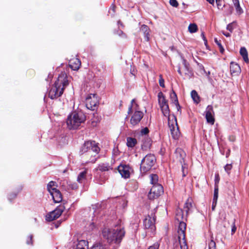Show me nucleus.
<instances>
[{"label": "nucleus", "mask_w": 249, "mask_h": 249, "mask_svg": "<svg viewBox=\"0 0 249 249\" xmlns=\"http://www.w3.org/2000/svg\"><path fill=\"white\" fill-rule=\"evenodd\" d=\"M100 150L98 143L94 141H88L85 142L80 152L86 163H94L99 157Z\"/></svg>", "instance_id": "nucleus-1"}, {"label": "nucleus", "mask_w": 249, "mask_h": 249, "mask_svg": "<svg viewBox=\"0 0 249 249\" xmlns=\"http://www.w3.org/2000/svg\"><path fill=\"white\" fill-rule=\"evenodd\" d=\"M188 214H184L183 211L181 209H177L176 213V219L179 222L178 230V238L180 245L181 249H188V246L185 238V231Z\"/></svg>", "instance_id": "nucleus-2"}, {"label": "nucleus", "mask_w": 249, "mask_h": 249, "mask_svg": "<svg viewBox=\"0 0 249 249\" xmlns=\"http://www.w3.org/2000/svg\"><path fill=\"white\" fill-rule=\"evenodd\" d=\"M69 84V80L67 74L65 72H61L53 85L49 90V97L51 99H55L61 96Z\"/></svg>", "instance_id": "nucleus-3"}, {"label": "nucleus", "mask_w": 249, "mask_h": 249, "mask_svg": "<svg viewBox=\"0 0 249 249\" xmlns=\"http://www.w3.org/2000/svg\"><path fill=\"white\" fill-rule=\"evenodd\" d=\"M103 237L109 244H120L125 235L124 228L116 229L104 228L102 232Z\"/></svg>", "instance_id": "nucleus-4"}, {"label": "nucleus", "mask_w": 249, "mask_h": 249, "mask_svg": "<svg viewBox=\"0 0 249 249\" xmlns=\"http://www.w3.org/2000/svg\"><path fill=\"white\" fill-rule=\"evenodd\" d=\"M86 120V116L82 112L74 113L69 116L67 121V124L69 129H77L79 126Z\"/></svg>", "instance_id": "nucleus-5"}, {"label": "nucleus", "mask_w": 249, "mask_h": 249, "mask_svg": "<svg viewBox=\"0 0 249 249\" xmlns=\"http://www.w3.org/2000/svg\"><path fill=\"white\" fill-rule=\"evenodd\" d=\"M156 161V158L153 154H149L146 155L142 160L140 169L141 172L146 173L149 171Z\"/></svg>", "instance_id": "nucleus-6"}, {"label": "nucleus", "mask_w": 249, "mask_h": 249, "mask_svg": "<svg viewBox=\"0 0 249 249\" xmlns=\"http://www.w3.org/2000/svg\"><path fill=\"white\" fill-rule=\"evenodd\" d=\"M168 125L173 138L175 140L178 139L180 133L179 131L177 118L171 120V121H168Z\"/></svg>", "instance_id": "nucleus-7"}, {"label": "nucleus", "mask_w": 249, "mask_h": 249, "mask_svg": "<svg viewBox=\"0 0 249 249\" xmlns=\"http://www.w3.org/2000/svg\"><path fill=\"white\" fill-rule=\"evenodd\" d=\"M65 207L64 205H60L55 210L48 213L46 216V219L48 221H53L58 218L64 211Z\"/></svg>", "instance_id": "nucleus-8"}, {"label": "nucleus", "mask_w": 249, "mask_h": 249, "mask_svg": "<svg viewBox=\"0 0 249 249\" xmlns=\"http://www.w3.org/2000/svg\"><path fill=\"white\" fill-rule=\"evenodd\" d=\"M163 192L162 186L160 184L153 185L148 195L150 199H154L160 196Z\"/></svg>", "instance_id": "nucleus-9"}, {"label": "nucleus", "mask_w": 249, "mask_h": 249, "mask_svg": "<svg viewBox=\"0 0 249 249\" xmlns=\"http://www.w3.org/2000/svg\"><path fill=\"white\" fill-rule=\"evenodd\" d=\"M155 216L153 213H151V215H148L143 220V226L146 229L149 230L151 232L155 230L156 227Z\"/></svg>", "instance_id": "nucleus-10"}, {"label": "nucleus", "mask_w": 249, "mask_h": 249, "mask_svg": "<svg viewBox=\"0 0 249 249\" xmlns=\"http://www.w3.org/2000/svg\"><path fill=\"white\" fill-rule=\"evenodd\" d=\"M97 98L95 94H90L86 99L87 107L90 110H94L98 104Z\"/></svg>", "instance_id": "nucleus-11"}, {"label": "nucleus", "mask_w": 249, "mask_h": 249, "mask_svg": "<svg viewBox=\"0 0 249 249\" xmlns=\"http://www.w3.org/2000/svg\"><path fill=\"white\" fill-rule=\"evenodd\" d=\"M132 114L130 123L132 127L138 125L140 123L141 120L144 116V114L142 111H136L131 113Z\"/></svg>", "instance_id": "nucleus-12"}, {"label": "nucleus", "mask_w": 249, "mask_h": 249, "mask_svg": "<svg viewBox=\"0 0 249 249\" xmlns=\"http://www.w3.org/2000/svg\"><path fill=\"white\" fill-rule=\"evenodd\" d=\"M183 62L184 65L183 71H181L180 68L178 67V72L180 75L184 74L187 78H190L193 75L192 71L190 68L189 65L187 63L185 59H183Z\"/></svg>", "instance_id": "nucleus-13"}, {"label": "nucleus", "mask_w": 249, "mask_h": 249, "mask_svg": "<svg viewBox=\"0 0 249 249\" xmlns=\"http://www.w3.org/2000/svg\"><path fill=\"white\" fill-rule=\"evenodd\" d=\"M118 170L122 177L124 178H128L130 177L131 167L128 165H120Z\"/></svg>", "instance_id": "nucleus-14"}, {"label": "nucleus", "mask_w": 249, "mask_h": 249, "mask_svg": "<svg viewBox=\"0 0 249 249\" xmlns=\"http://www.w3.org/2000/svg\"><path fill=\"white\" fill-rule=\"evenodd\" d=\"M206 119L208 123L213 124L214 123V118L213 117V111L212 106H208L206 108Z\"/></svg>", "instance_id": "nucleus-15"}, {"label": "nucleus", "mask_w": 249, "mask_h": 249, "mask_svg": "<svg viewBox=\"0 0 249 249\" xmlns=\"http://www.w3.org/2000/svg\"><path fill=\"white\" fill-rule=\"evenodd\" d=\"M163 115L168 118V121H171V120L175 119L176 117L174 115L170 114V109L169 108L168 104L165 106H163L160 107Z\"/></svg>", "instance_id": "nucleus-16"}, {"label": "nucleus", "mask_w": 249, "mask_h": 249, "mask_svg": "<svg viewBox=\"0 0 249 249\" xmlns=\"http://www.w3.org/2000/svg\"><path fill=\"white\" fill-rule=\"evenodd\" d=\"M69 65L72 70H78L81 66V61L78 58H73L70 60Z\"/></svg>", "instance_id": "nucleus-17"}, {"label": "nucleus", "mask_w": 249, "mask_h": 249, "mask_svg": "<svg viewBox=\"0 0 249 249\" xmlns=\"http://www.w3.org/2000/svg\"><path fill=\"white\" fill-rule=\"evenodd\" d=\"M175 154L177 160L180 162L181 164H182L184 162V158L185 156V153L184 151L181 148H177L175 151Z\"/></svg>", "instance_id": "nucleus-18"}, {"label": "nucleus", "mask_w": 249, "mask_h": 249, "mask_svg": "<svg viewBox=\"0 0 249 249\" xmlns=\"http://www.w3.org/2000/svg\"><path fill=\"white\" fill-rule=\"evenodd\" d=\"M151 144V139L149 137H145L142 140V143L141 145L142 149L143 151H147L150 149Z\"/></svg>", "instance_id": "nucleus-19"}, {"label": "nucleus", "mask_w": 249, "mask_h": 249, "mask_svg": "<svg viewBox=\"0 0 249 249\" xmlns=\"http://www.w3.org/2000/svg\"><path fill=\"white\" fill-rule=\"evenodd\" d=\"M52 196L53 199L55 203H59L62 200V196L59 190H55L50 194Z\"/></svg>", "instance_id": "nucleus-20"}, {"label": "nucleus", "mask_w": 249, "mask_h": 249, "mask_svg": "<svg viewBox=\"0 0 249 249\" xmlns=\"http://www.w3.org/2000/svg\"><path fill=\"white\" fill-rule=\"evenodd\" d=\"M140 109V108L139 105L136 102L135 99H133L131 101L127 113L128 114H130L131 113L134 112L136 111H141Z\"/></svg>", "instance_id": "nucleus-21"}, {"label": "nucleus", "mask_w": 249, "mask_h": 249, "mask_svg": "<svg viewBox=\"0 0 249 249\" xmlns=\"http://www.w3.org/2000/svg\"><path fill=\"white\" fill-rule=\"evenodd\" d=\"M140 31L143 33L145 41H148L150 39V30L148 26L145 24L142 25L140 28Z\"/></svg>", "instance_id": "nucleus-22"}, {"label": "nucleus", "mask_w": 249, "mask_h": 249, "mask_svg": "<svg viewBox=\"0 0 249 249\" xmlns=\"http://www.w3.org/2000/svg\"><path fill=\"white\" fill-rule=\"evenodd\" d=\"M230 70L232 74L238 75L241 72V68L238 64L231 62L230 65Z\"/></svg>", "instance_id": "nucleus-23"}, {"label": "nucleus", "mask_w": 249, "mask_h": 249, "mask_svg": "<svg viewBox=\"0 0 249 249\" xmlns=\"http://www.w3.org/2000/svg\"><path fill=\"white\" fill-rule=\"evenodd\" d=\"M159 105L160 107L168 105L167 100L162 92H160L158 95Z\"/></svg>", "instance_id": "nucleus-24"}, {"label": "nucleus", "mask_w": 249, "mask_h": 249, "mask_svg": "<svg viewBox=\"0 0 249 249\" xmlns=\"http://www.w3.org/2000/svg\"><path fill=\"white\" fill-rule=\"evenodd\" d=\"M87 169L80 172L77 177V181L80 183H84L87 179Z\"/></svg>", "instance_id": "nucleus-25"}, {"label": "nucleus", "mask_w": 249, "mask_h": 249, "mask_svg": "<svg viewBox=\"0 0 249 249\" xmlns=\"http://www.w3.org/2000/svg\"><path fill=\"white\" fill-rule=\"evenodd\" d=\"M240 54L242 56L244 61L248 63L249 62V59L248 58V53L247 49L245 47H241L240 50Z\"/></svg>", "instance_id": "nucleus-26"}, {"label": "nucleus", "mask_w": 249, "mask_h": 249, "mask_svg": "<svg viewBox=\"0 0 249 249\" xmlns=\"http://www.w3.org/2000/svg\"><path fill=\"white\" fill-rule=\"evenodd\" d=\"M98 168L100 171L102 172L107 171L110 169H112L109 165V163H102L99 164L98 165Z\"/></svg>", "instance_id": "nucleus-27"}, {"label": "nucleus", "mask_w": 249, "mask_h": 249, "mask_svg": "<svg viewBox=\"0 0 249 249\" xmlns=\"http://www.w3.org/2000/svg\"><path fill=\"white\" fill-rule=\"evenodd\" d=\"M192 207V200L191 198H188L186 201L184 206V211H185L186 214H188L189 211Z\"/></svg>", "instance_id": "nucleus-28"}, {"label": "nucleus", "mask_w": 249, "mask_h": 249, "mask_svg": "<svg viewBox=\"0 0 249 249\" xmlns=\"http://www.w3.org/2000/svg\"><path fill=\"white\" fill-rule=\"evenodd\" d=\"M57 184L55 181H51L49 182L47 185V190L50 194L52 193L53 191H54L56 189Z\"/></svg>", "instance_id": "nucleus-29"}, {"label": "nucleus", "mask_w": 249, "mask_h": 249, "mask_svg": "<svg viewBox=\"0 0 249 249\" xmlns=\"http://www.w3.org/2000/svg\"><path fill=\"white\" fill-rule=\"evenodd\" d=\"M87 246V242L85 240H81L79 241L73 249H85Z\"/></svg>", "instance_id": "nucleus-30"}, {"label": "nucleus", "mask_w": 249, "mask_h": 249, "mask_svg": "<svg viewBox=\"0 0 249 249\" xmlns=\"http://www.w3.org/2000/svg\"><path fill=\"white\" fill-rule=\"evenodd\" d=\"M233 5L236 9V13L240 15L243 13L242 8L240 7L239 0H232Z\"/></svg>", "instance_id": "nucleus-31"}, {"label": "nucleus", "mask_w": 249, "mask_h": 249, "mask_svg": "<svg viewBox=\"0 0 249 249\" xmlns=\"http://www.w3.org/2000/svg\"><path fill=\"white\" fill-rule=\"evenodd\" d=\"M137 142V140L135 138L128 137L127 138V146L129 147H133Z\"/></svg>", "instance_id": "nucleus-32"}, {"label": "nucleus", "mask_w": 249, "mask_h": 249, "mask_svg": "<svg viewBox=\"0 0 249 249\" xmlns=\"http://www.w3.org/2000/svg\"><path fill=\"white\" fill-rule=\"evenodd\" d=\"M191 96L193 100L196 103L198 104L200 102V97L195 90H193L192 91Z\"/></svg>", "instance_id": "nucleus-33"}, {"label": "nucleus", "mask_w": 249, "mask_h": 249, "mask_svg": "<svg viewBox=\"0 0 249 249\" xmlns=\"http://www.w3.org/2000/svg\"><path fill=\"white\" fill-rule=\"evenodd\" d=\"M150 182L153 185L156 184H159L158 182L159 178L157 175L156 174H152L150 176Z\"/></svg>", "instance_id": "nucleus-34"}, {"label": "nucleus", "mask_w": 249, "mask_h": 249, "mask_svg": "<svg viewBox=\"0 0 249 249\" xmlns=\"http://www.w3.org/2000/svg\"><path fill=\"white\" fill-rule=\"evenodd\" d=\"M198 30L197 26L195 23H191L189 25L188 30L191 33H194L197 32Z\"/></svg>", "instance_id": "nucleus-35"}, {"label": "nucleus", "mask_w": 249, "mask_h": 249, "mask_svg": "<svg viewBox=\"0 0 249 249\" xmlns=\"http://www.w3.org/2000/svg\"><path fill=\"white\" fill-rule=\"evenodd\" d=\"M170 98L172 103H178V99L177 97V95L175 92L172 90V92L170 93Z\"/></svg>", "instance_id": "nucleus-36"}, {"label": "nucleus", "mask_w": 249, "mask_h": 249, "mask_svg": "<svg viewBox=\"0 0 249 249\" xmlns=\"http://www.w3.org/2000/svg\"><path fill=\"white\" fill-rule=\"evenodd\" d=\"M237 24L236 22L235 21H233L230 24H229L227 26V29L230 31L231 32H232L234 28H235Z\"/></svg>", "instance_id": "nucleus-37"}, {"label": "nucleus", "mask_w": 249, "mask_h": 249, "mask_svg": "<svg viewBox=\"0 0 249 249\" xmlns=\"http://www.w3.org/2000/svg\"><path fill=\"white\" fill-rule=\"evenodd\" d=\"M214 42L217 44V45L218 46L220 53H223V52L224 51V49L223 47V46H222V44L221 43V41L220 40H218L217 38H214Z\"/></svg>", "instance_id": "nucleus-38"}, {"label": "nucleus", "mask_w": 249, "mask_h": 249, "mask_svg": "<svg viewBox=\"0 0 249 249\" xmlns=\"http://www.w3.org/2000/svg\"><path fill=\"white\" fill-rule=\"evenodd\" d=\"M218 196V187L214 186V194L213 196V202L217 201Z\"/></svg>", "instance_id": "nucleus-39"}, {"label": "nucleus", "mask_w": 249, "mask_h": 249, "mask_svg": "<svg viewBox=\"0 0 249 249\" xmlns=\"http://www.w3.org/2000/svg\"><path fill=\"white\" fill-rule=\"evenodd\" d=\"M92 249H107L105 246L102 243H97L95 244Z\"/></svg>", "instance_id": "nucleus-40"}, {"label": "nucleus", "mask_w": 249, "mask_h": 249, "mask_svg": "<svg viewBox=\"0 0 249 249\" xmlns=\"http://www.w3.org/2000/svg\"><path fill=\"white\" fill-rule=\"evenodd\" d=\"M182 166V177H185L188 174V168L185 164H181Z\"/></svg>", "instance_id": "nucleus-41"}, {"label": "nucleus", "mask_w": 249, "mask_h": 249, "mask_svg": "<svg viewBox=\"0 0 249 249\" xmlns=\"http://www.w3.org/2000/svg\"><path fill=\"white\" fill-rule=\"evenodd\" d=\"M209 249H216V244L213 241V237H212L211 240L209 243Z\"/></svg>", "instance_id": "nucleus-42"}, {"label": "nucleus", "mask_w": 249, "mask_h": 249, "mask_svg": "<svg viewBox=\"0 0 249 249\" xmlns=\"http://www.w3.org/2000/svg\"><path fill=\"white\" fill-rule=\"evenodd\" d=\"M26 244L29 245H33V235H29L27 237Z\"/></svg>", "instance_id": "nucleus-43"}, {"label": "nucleus", "mask_w": 249, "mask_h": 249, "mask_svg": "<svg viewBox=\"0 0 249 249\" xmlns=\"http://www.w3.org/2000/svg\"><path fill=\"white\" fill-rule=\"evenodd\" d=\"M232 168V165L231 164H227L225 167H224V169H225V171L228 174H230V171H231V169Z\"/></svg>", "instance_id": "nucleus-44"}, {"label": "nucleus", "mask_w": 249, "mask_h": 249, "mask_svg": "<svg viewBox=\"0 0 249 249\" xmlns=\"http://www.w3.org/2000/svg\"><path fill=\"white\" fill-rule=\"evenodd\" d=\"M169 3L174 7H177L178 6V3L177 0H169Z\"/></svg>", "instance_id": "nucleus-45"}, {"label": "nucleus", "mask_w": 249, "mask_h": 249, "mask_svg": "<svg viewBox=\"0 0 249 249\" xmlns=\"http://www.w3.org/2000/svg\"><path fill=\"white\" fill-rule=\"evenodd\" d=\"M220 180V177L218 175V174H217L215 175V178H214V186H218V183Z\"/></svg>", "instance_id": "nucleus-46"}, {"label": "nucleus", "mask_w": 249, "mask_h": 249, "mask_svg": "<svg viewBox=\"0 0 249 249\" xmlns=\"http://www.w3.org/2000/svg\"><path fill=\"white\" fill-rule=\"evenodd\" d=\"M160 79H159V84L160 87L164 88V80L162 78V75H160Z\"/></svg>", "instance_id": "nucleus-47"}, {"label": "nucleus", "mask_w": 249, "mask_h": 249, "mask_svg": "<svg viewBox=\"0 0 249 249\" xmlns=\"http://www.w3.org/2000/svg\"><path fill=\"white\" fill-rule=\"evenodd\" d=\"M173 249H181L180 245L179 243L178 239V242H176V243H174Z\"/></svg>", "instance_id": "nucleus-48"}, {"label": "nucleus", "mask_w": 249, "mask_h": 249, "mask_svg": "<svg viewBox=\"0 0 249 249\" xmlns=\"http://www.w3.org/2000/svg\"><path fill=\"white\" fill-rule=\"evenodd\" d=\"M149 133V129L147 127H145L142 129L141 131V133L142 135H146Z\"/></svg>", "instance_id": "nucleus-49"}, {"label": "nucleus", "mask_w": 249, "mask_h": 249, "mask_svg": "<svg viewBox=\"0 0 249 249\" xmlns=\"http://www.w3.org/2000/svg\"><path fill=\"white\" fill-rule=\"evenodd\" d=\"M159 245L158 243H155L153 245L150 246L148 249H159Z\"/></svg>", "instance_id": "nucleus-50"}, {"label": "nucleus", "mask_w": 249, "mask_h": 249, "mask_svg": "<svg viewBox=\"0 0 249 249\" xmlns=\"http://www.w3.org/2000/svg\"><path fill=\"white\" fill-rule=\"evenodd\" d=\"M235 220L234 219V222H233V225L232 226V229H231V234H234L236 230V227L235 225Z\"/></svg>", "instance_id": "nucleus-51"}, {"label": "nucleus", "mask_w": 249, "mask_h": 249, "mask_svg": "<svg viewBox=\"0 0 249 249\" xmlns=\"http://www.w3.org/2000/svg\"><path fill=\"white\" fill-rule=\"evenodd\" d=\"M16 196H17V194H11L9 195L8 199L10 200H11V199L16 198Z\"/></svg>", "instance_id": "nucleus-52"}, {"label": "nucleus", "mask_w": 249, "mask_h": 249, "mask_svg": "<svg viewBox=\"0 0 249 249\" xmlns=\"http://www.w3.org/2000/svg\"><path fill=\"white\" fill-rule=\"evenodd\" d=\"M174 104L176 105L177 109L178 111H180V106L179 105L178 101V103H174Z\"/></svg>", "instance_id": "nucleus-53"}, {"label": "nucleus", "mask_w": 249, "mask_h": 249, "mask_svg": "<svg viewBox=\"0 0 249 249\" xmlns=\"http://www.w3.org/2000/svg\"><path fill=\"white\" fill-rule=\"evenodd\" d=\"M217 201H215L213 202V205H212V210H214L215 207L216 206Z\"/></svg>", "instance_id": "nucleus-54"}, {"label": "nucleus", "mask_w": 249, "mask_h": 249, "mask_svg": "<svg viewBox=\"0 0 249 249\" xmlns=\"http://www.w3.org/2000/svg\"><path fill=\"white\" fill-rule=\"evenodd\" d=\"M201 36L202 37V38H203V40L205 41V43H206L207 42V40H206V37L205 36L204 33H201Z\"/></svg>", "instance_id": "nucleus-55"}, {"label": "nucleus", "mask_w": 249, "mask_h": 249, "mask_svg": "<svg viewBox=\"0 0 249 249\" xmlns=\"http://www.w3.org/2000/svg\"><path fill=\"white\" fill-rule=\"evenodd\" d=\"M208 1L210 3L212 4H213L214 2V0H206Z\"/></svg>", "instance_id": "nucleus-56"}, {"label": "nucleus", "mask_w": 249, "mask_h": 249, "mask_svg": "<svg viewBox=\"0 0 249 249\" xmlns=\"http://www.w3.org/2000/svg\"><path fill=\"white\" fill-rule=\"evenodd\" d=\"M221 2H218V3H216L217 5V7H218V9H220V7H221V6H222V4H221Z\"/></svg>", "instance_id": "nucleus-57"}, {"label": "nucleus", "mask_w": 249, "mask_h": 249, "mask_svg": "<svg viewBox=\"0 0 249 249\" xmlns=\"http://www.w3.org/2000/svg\"><path fill=\"white\" fill-rule=\"evenodd\" d=\"M223 34L224 36H225L226 37H230L231 36V34L229 33H223Z\"/></svg>", "instance_id": "nucleus-58"}, {"label": "nucleus", "mask_w": 249, "mask_h": 249, "mask_svg": "<svg viewBox=\"0 0 249 249\" xmlns=\"http://www.w3.org/2000/svg\"><path fill=\"white\" fill-rule=\"evenodd\" d=\"M77 188V186L76 184H73L72 185V186H71V189H75Z\"/></svg>", "instance_id": "nucleus-59"}, {"label": "nucleus", "mask_w": 249, "mask_h": 249, "mask_svg": "<svg viewBox=\"0 0 249 249\" xmlns=\"http://www.w3.org/2000/svg\"><path fill=\"white\" fill-rule=\"evenodd\" d=\"M91 229H93L95 227L94 223H92L91 224Z\"/></svg>", "instance_id": "nucleus-60"}, {"label": "nucleus", "mask_w": 249, "mask_h": 249, "mask_svg": "<svg viewBox=\"0 0 249 249\" xmlns=\"http://www.w3.org/2000/svg\"><path fill=\"white\" fill-rule=\"evenodd\" d=\"M216 3H218L221 2V0H215Z\"/></svg>", "instance_id": "nucleus-61"}, {"label": "nucleus", "mask_w": 249, "mask_h": 249, "mask_svg": "<svg viewBox=\"0 0 249 249\" xmlns=\"http://www.w3.org/2000/svg\"><path fill=\"white\" fill-rule=\"evenodd\" d=\"M228 156H229V154H228V153H227V154H226V157H228Z\"/></svg>", "instance_id": "nucleus-62"}]
</instances>
